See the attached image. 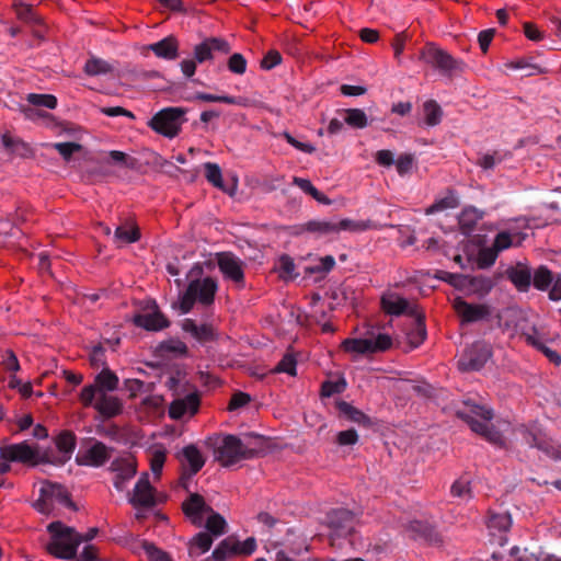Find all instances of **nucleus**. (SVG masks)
I'll return each mask as SVG.
<instances>
[{
  "mask_svg": "<svg viewBox=\"0 0 561 561\" xmlns=\"http://www.w3.org/2000/svg\"><path fill=\"white\" fill-rule=\"evenodd\" d=\"M346 382L344 380L325 381L321 387V394L323 397H331L335 393H341L345 390Z\"/></svg>",
  "mask_w": 561,
  "mask_h": 561,
  "instance_id": "58",
  "label": "nucleus"
},
{
  "mask_svg": "<svg viewBox=\"0 0 561 561\" xmlns=\"http://www.w3.org/2000/svg\"><path fill=\"white\" fill-rule=\"evenodd\" d=\"M457 415L470 426L472 432L494 445H503L502 434L491 423L494 415L490 408L466 401L463 409L457 411Z\"/></svg>",
  "mask_w": 561,
  "mask_h": 561,
  "instance_id": "4",
  "label": "nucleus"
},
{
  "mask_svg": "<svg viewBox=\"0 0 561 561\" xmlns=\"http://www.w3.org/2000/svg\"><path fill=\"white\" fill-rule=\"evenodd\" d=\"M218 267L227 279L242 284L244 278L243 263L231 253H221L218 256Z\"/></svg>",
  "mask_w": 561,
  "mask_h": 561,
  "instance_id": "22",
  "label": "nucleus"
},
{
  "mask_svg": "<svg viewBox=\"0 0 561 561\" xmlns=\"http://www.w3.org/2000/svg\"><path fill=\"white\" fill-rule=\"evenodd\" d=\"M397 172L402 176L412 170L413 157L409 153L401 154L394 162Z\"/></svg>",
  "mask_w": 561,
  "mask_h": 561,
  "instance_id": "59",
  "label": "nucleus"
},
{
  "mask_svg": "<svg viewBox=\"0 0 561 561\" xmlns=\"http://www.w3.org/2000/svg\"><path fill=\"white\" fill-rule=\"evenodd\" d=\"M511 525L512 519L507 513L491 514L488 519V527L491 530L506 531Z\"/></svg>",
  "mask_w": 561,
  "mask_h": 561,
  "instance_id": "46",
  "label": "nucleus"
},
{
  "mask_svg": "<svg viewBox=\"0 0 561 561\" xmlns=\"http://www.w3.org/2000/svg\"><path fill=\"white\" fill-rule=\"evenodd\" d=\"M180 459L184 468L183 478L195 476L206 461L201 450L193 444L183 447Z\"/></svg>",
  "mask_w": 561,
  "mask_h": 561,
  "instance_id": "23",
  "label": "nucleus"
},
{
  "mask_svg": "<svg viewBox=\"0 0 561 561\" xmlns=\"http://www.w3.org/2000/svg\"><path fill=\"white\" fill-rule=\"evenodd\" d=\"M282 61V56L276 50H270L261 61V67L265 70H270L275 66L279 65Z\"/></svg>",
  "mask_w": 561,
  "mask_h": 561,
  "instance_id": "63",
  "label": "nucleus"
},
{
  "mask_svg": "<svg viewBox=\"0 0 561 561\" xmlns=\"http://www.w3.org/2000/svg\"><path fill=\"white\" fill-rule=\"evenodd\" d=\"M161 350L167 353H173L175 355H186L187 346L184 342L180 340H168L161 344Z\"/></svg>",
  "mask_w": 561,
  "mask_h": 561,
  "instance_id": "57",
  "label": "nucleus"
},
{
  "mask_svg": "<svg viewBox=\"0 0 561 561\" xmlns=\"http://www.w3.org/2000/svg\"><path fill=\"white\" fill-rule=\"evenodd\" d=\"M306 229L319 236H335L337 234L336 219L311 220L307 222Z\"/></svg>",
  "mask_w": 561,
  "mask_h": 561,
  "instance_id": "34",
  "label": "nucleus"
},
{
  "mask_svg": "<svg viewBox=\"0 0 561 561\" xmlns=\"http://www.w3.org/2000/svg\"><path fill=\"white\" fill-rule=\"evenodd\" d=\"M450 494L461 501H469L472 497L470 482L467 479H457L450 486Z\"/></svg>",
  "mask_w": 561,
  "mask_h": 561,
  "instance_id": "44",
  "label": "nucleus"
},
{
  "mask_svg": "<svg viewBox=\"0 0 561 561\" xmlns=\"http://www.w3.org/2000/svg\"><path fill=\"white\" fill-rule=\"evenodd\" d=\"M148 48L159 58L173 60L178 57L179 44L173 36H168L157 43L150 44Z\"/></svg>",
  "mask_w": 561,
  "mask_h": 561,
  "instance_id": "29",
  "label": "nucleus"
},
{
  "mask_svg": "<svg viewBox=\"0 0 561 561\" xmlns=\"http://www.w3.org/2000/svg\"><path fill=\"white\" fill-rule=\"evenodd\" d=\"M13 7L20 20L30 23L38 22V18L36 16L32 5L15 1Z\"/></svg>",
  "mask_w": 561,
  "mask_h": 561,
  "instance_id": "52",
  "label": "nucleus"
},
{
  "mask_svg": "<svg viewBox=\"0 0 561 561\" xmlns=\"http://www.w3.org/2000/svg\"><path fill=\"white\" fill-rule=\"evenodd\" d=\"M213 545V537L208 533L197 534L190 543V554L201 556L207 552Z\"/></svg>",
  "mask_w": 561,
  "mask_h": 561,
  "instance_id": "38",
  "label": "nucleus"
},
{
  "mask_svg": "<svg viewBox=\"0 0 561 561\" xmlns=\"http://www.w3.org/2000/svg\"><path fill=\"white\" fill-rule=\"evenodd\" d=\"M453 305L463 323L477 322L490 316V309L485 305L468 304L461 298H456Z\"/></svg>",
  "mask_w": 561,
  "mask_h": 561,
  "instance_id": "19",
  "label": "nucleus"
},
{
  "mask_svg": "<svg viewBox=\"0 0 561 561\" xmlns=\"http://www.w3.org/2000/svg\"><path fill=\"white\" fill-rule=\"evenodd\" d=\"M117 386V376L108 368H103L93 383L82 388L80 400L83 405L93 407L103 417H114L123 411L122 400L111 393Z\"/></svg>",
  "mask_w": 561,
  "mask_h": 561,
  "instance_id": "1",
  "label": "nucleus"
},
{
  "mask_svg": "<svg viewBox=\"0 0 561 561\" xmlns=\"http://www.w3.org/2000/svg\"><path fill=\"white\" fill-rule=\"evenodd\" d=\"M112 455V448L94 438H88L81 446L76 456V461L80 466L101 467L107 462Z\"/></svg>",
  "mask_w": 561,
  "mask_h": 561,
  "instance_id": "12",
  "label": "nucleus"
},
{
  "mask_svg": "<svg viewBox=\"0 0 561 561\" xmlns=\"http://www.w3.org/2000/svg\"><path fill=\"white\" fill-rule=\"evenodd\" d=\"M56 448L59 455L50 458L47 454L45 455V462L53 465H64L68 461L76 447V436L71 432H62L56 438Z\"/></svg>",
  "mask_w": 561,
  "mask_h": 561,
  "instance_id": "24",
  "label": "nucleus"
},
{
  "mask_svg": "<svg viewBox=\"0 0 561 561\" xmlns=\"http://www.w3.org/2000/svg\"><path fill=\"white\" fill-rule=\"evenodd\" d=\"M204 169L207 181L215 187L222 188L224 182L220 167L217 163L206 162Z\"/></svg>",
  "mask_w": 561,
  "mask_h": 561,
  "instance_id": "47",
  "label": "nucleus"
},
{
  "mask_svg": "<svg viewBox=\"0 0 561 561\" xmlns=\"http://www.w3.org/2000/svg\"><path fill=\"white\" fill-rule=\"evenodd\" d=\"M358 440V435L355 430H346L337 433L336 443L340 446L355 445Z\"/></svg>",
  "mask_w": 561,
  "mask_h": 561,
  "instance_id": "61",
  "label": "nucleus"
},
{
  "mask_svg": "<svg viewBox=\"0 0 561 561\" xmlns=\"http://www.w3.org/2000/svg\"><path fill=\"white\" fill-rule=\"evenodd\" d=\"M381 305L387 313L393 316L405 314L408 318L419 310L417 305L412 304L393 293L383 295L381 298Z\"/></svg>",
  "mask_w": 561,
  "mask_h": 561,
  "instance_id": "21",
  "label": "nucleus"
},
{
  "mask_svg": "<svg viewBox=\"0 0 561 561\" xmlns=\"http://www.w3.org/2000/svg\"><path fill=\"white\" fill-rule=\"evenodd\" d=\"M345 123L355 128H364L367 126V116L363 110L351 108L346 111Z\"/></svg>",
  "mask_w": 561,
  "mask_h": 561,
  "instance_id": "48",
  "label": "nucleus"
},
{
  "mask_svg": "<svg viewBox=\"0 0 561 561\" xmlns=\"http://www.w3.org/2000/svg\"><path fill=\"white\" fill-rule=\"evenodd\" d=\"M328 518L336 536H347L354 529L355 518L348 510H335L329 514Z\"/></svg>",
  "mask_w": 561,
  "mask_h": 561,
  "instance_id": "26",
  "label": "nucleus"
},
{
  "mask_svg": "<svg viewBox=\"0 0 561 561\" xmlns=\"http://www.w3.org/2000/svg\"><path fill=\"white\" fill-rule=\"evenodd\" d=\"M0 458L30 465L45 462V455L39 453L37 446H31L26 442L0 447Z\"/></svg>",
  "mask_w": 561,
  "mask_h": 561,
  "instance_id": "15",
  "label": "nucleus"
},
{
  "mask_svg": "<svg viewBox=\"0 0 561 561\" xmlns=\"http://www.w3.org/2000/svg\"><path fill=\"white\" fill-rule=\"evenodd\" d=\"M111 469L114 472V486L118 491H123L126 483L136 474V466L130 458L116 459L111 463Z\"/></svg>",
  "mask_w": 561,
  "mask_h": 561,
  "instance_id": "25",
  "label": "nucleus"
},
{
  "mask_svg": "<svg viewBox=\"0 0 561 561\" xmlns=\"http://www.w3.org/2000/svg\"><path fill=\"white\" fill-rule=\"evenodd\" d=\"M375 160L379 165L387 168L393 165L396 162L393 152L386 149L377 151Z\"/></svg>",
  "mask_w": 561,
  "mask_h": 561,
  "instance_id": "64",
  "label": "nucleus"
},
{
  "mask_svg": "<svg viewBox=\"0 0 561 561\" xmlns=\"http://www.w3.org/2000/svg\"><path fill=\"white\" fill-rule=\"evenodd\" d=\"M184 115L185 111L181 107H165L154 114L148 125L156 133L174 138L185 122Z\"/></svg>",
  "mask_w": 561,
  "mask_h": 561,
  "instance_id": "11",
  "label": "nucleus"
},
{
  "mask_svg": "<svg viewBox=\"0 0 561 561\" xmlns=\"http://www.w3.org/2000/svg\"><path fill=\"white\" fill-rule=\"evenodd\" d=\"M228 69L236 75H243L247 71V59L242 54H232L228 59Z\"/></svg>",
  "mask_w": 561,
  "mask_h": 561,
  "instance_id": "56",
  "label": "nucleus"
},
{
  "mask_svg": "<svg viewBox=\"0 0 561 561\" xmlns=\"http://www.w3.org/2000/svg\"><path fill=\"white\" fill-rule=\"evenodd\" d=\"M142 549L149 561H174L168 552L156 547L153 543L145 541Z\"/></svg>",
  "mask_w": 561,
  "mask_h": 561,
  "instance_id": "50",
  "label": "nucleus"
},
{
  "mask_svg": "<svg viewBox=\"0 0 561 561\" xmlns=\"http://www.w3.org/2000/svg\"><path fill=\"white\" fill-rule=\"evenodd\" d=\"M274 373H285L289 376L297 374V360L291 354H286L273 369Z\"/></svg>",
  "mask_w": 561,
  "mask_h": 561,
  "instance_id": "51",
  "label": "nucleus"
},
{
  "mask_svg": "<svg viewBox=\"0 0 561 561\" xmlns=\"http://www.w3.org/2000/svg\"><path fill=\"white\" fill-rule=\"evenodd\" d=\"M201 400L196 392L175 398L169 407V416L172 420H185L194 416L199 408Z\"/></svg>",
  "mask_w": 561,
  "mask_h": 561,
  "instance_id": "16",
  "label": "nucleus"
},
{
  "mask_svg": "<svg viewBox=\"0 0 561 561\" xmlns=\"http://www.w3.org/2000/svg\"><path fill=\"white\" fill-rule=\"evenodd\" d=\"M139 238H140L139 229L131 221H127L124 225L116 227L115 232H114V242L118 247L134 243V242L138 241Z\"/></svg>",
  "mask_w": 561,
  "mask_h": 561,
  "instance_id": "30",
  "label": "nucleus"
},
{
  "mask_svg": "<svg viewBox=\"0 0 561 561\" xmlns=\"http://www.w3.org/2000/svg\"><path fill=\"white\" fill-rule=\"evenodd\" d=\"M146 383L139 379H127L125 381V388L129 393L130 398L137 397L139 393L146 391Z\"/></svg>",
  "mask_w": 561,
  "mask_h": 561,
  "instance_id": "62",
  "label": "nucleus"
},
{
  "mask_svg": "<svg viewBox=\"0 0 561 561\" xmlns=\"http://www.w3.org/2000/svg\"><path fill=\"white\" fill-rule=\"evenodd\" d=\"M533 282L537 289L546 290L552 286L554 279L550 270L546 266H540L535 271Z\"/></svg>",
  "mask_w": 561,
  "mask_h": 561,
  "instance_id": "43",
  "label": "nucleus"
},
{
  "mask_svg": "<svg viewBox=\"0 0 561 561\" xmlns=\"http://www.w3.org/2000/svg\"><path fill=\"white\" fill-rule=\"evenodd\" d=\"M419 59L448 78L459 76L467 67L465 61L453 57L433 43H427L420 49Z\"/></svg>",
  "mask_w": 561,
  "mask_h": 561,
  "instance_id": "7",
  "label": "nucleus"
},
{
  "mask_svg": "<svg viewBox=\"0 0 561 561\" xmlns=\"http://www.w3.org/2000/svg\"><path fill=\"white\" fill-rule=\"evenodd\" d=\"M195 100L203 101V102H219V103H227V104H233L242 107H249L254 104L252 100L245 96H230V95H215L210 93L205 92H198L194 96Z\"/></svg>",
  "mask_w": 561,
  "mask_h": 561,
  "instance_id": "31",
  "label": "nucleus"
},
{
  "mask_svg": "<svg viewBox=\"0 0 561 561\" xmlns=\"http://www.w3.org/2000/svg\"><path fill=\"white\" fill-rule=\"evenodd\" d=\"M336 226H337V234L341 231H348V232H363L373 227V224L370 220H353L350 218H343V219H336Z\"/></svg>",
  "mask_w": 561,
  "mask_h": 561,
  "instance_id": "37",
  "label": "nucleus"
},
{
  "mask_svg": "<svg viewBox=\"0 0 561 561\" xmlns=\"http://www.w3.org/2000/svg\"><path fill=\"white\" fill-rule=\"evenodd\" d=\"M410 329L407 331V341L410 345V348L419 347L426 337V328L424 324V314L419 309L415 313H413L410 318Z\"/></svg>",
  "mask_w": 561,
  "mask_h": 561,
  "instance_id": "27",
  "label": "nucleus"
},
{
  "mask_svg": "<svg viewBox=\"0 0 561 561\" xmlns=\"http://www.w3.org/2000/svg\"><path fill=\"white\" fill-rule=\"evenodd\" d=\"M491 346L478 341L467 347L458 360V368L461 371L480 370L491 358Z\"/></svg>",
  "mask_w": 561,
  "mask_h": 561,
  "instance_id": "14",
  "label": "nucleus"
},
{
  "mask_svg": "<svg viewBox=\"0 0 561 561\" xmlns=\"http://www.w3.org/2000/svg\"><path fill=\"white\" fill-rule=\"evenodd\" d=\"M342 346L344 351L356 355L375 354L388 351L392 346V337L370 330L364 337L344 340Z\"/></svg>",
  "mask_w": 561,
  "mask_h": 561,
  "instance_id": "9",
  "label": "nucleus"
},
{
  "mask_svg": "<svg viewBox=\"0 0 561 561\" xmlns=\"http://www.w3.org/2000/svg\"><path fill=\"white\" fill-rule=\"evenodd\" d=\"M283 137L286 141L299 151L305 153H312L316 151V147L309 142H302L294 138L289 133L285 131Z\"/></svg>",
  "mask_w": 561,
  "mask_h": 561,
  "instance_id": "60",
  "label": "nucleus"
},
{
  "mask_svg": "<svg viewBox=\"0 0 561 561\" xmlns=\"http://www.w3.org/2000/svg\"><path fill=\"white\" fill-rule=\"evenodd\" d=\"M217 291V283L211 277L190 282L185 293L181 296L179 308L181 313H188L195 302L210 305Z\"/></svg>",
  "mask_w": 561,
  "mask_h": 561,
  "instance_id": "8",
  "label": "nucleus"
},
{
  "mask_svg": "<svg viewBox=\"0 0 561 561\" xmlns=\"http://www.w3.org/2000/svg\"><path fill=\"white\" fill-rule=\"evenodd\" d=\"M277 270L279 276L284 279H291L295 276V263L287 255H284L279 259Z\"/></svg>",
  "mask_w": 561,
  "mask_h": 561,
  "instance_id": "54",
  "label": "nucleus"
},
{
  "mask_svg": "<svg viewBox=\"0 0 561 561\" xmlns=\"http://www.w3.org/2000/svg\"><path fill=\"white\" fill-rule=\"evenodd\" d=\"M47 530L51 535L50 542L47 545L48 552L59 559H73L78 547L83 542L82 535L60 522L50 523Z\"/></svg>",
  "mask_w": 561,
  "mask_h": 561,
  "instance_id": "6",
  "label": "nucleus"
},
{
  "mask_svg": "<svg viewBox=\"0 0 561 561\" xmlns=\"http://www.w3.org/2000/svg\"><path fill=\"white\" fill-rule=\"evenodd\" d=\"M26 100L31 105L42 106L50 110L55 108L57 105V99L51 94L30 93Z\"/></svg>",
  "mask_w": 561,
  "mask_h": 561,
  "instance_id": "49",
  "label": "nucleus"
},
{
  "mask_svg": "<svg viewBox=\"0 0 561 561\" xmlns=\"http://www.w3.org/2000/svg\"><path fill=\"white\" fill-rule=\"evenodd\" d=\"M293 183L298 186L301 191H304L306 194H309L312 196L318 203L323 205H330L331 199L321 193L317 187L313 186V184L308 179H302L295 176L293 179Z\"/></svg>",
  "mask_w": 561,
  "mask_h": 561,
  "instance_id": "35",
  "label": "nucleus"
},
{
  "mask_svg": "<svg viewBox=\"0 0 561 561\" xmlns=\"http://www.w3.org/2000/svg\"><path fill=\"white\" fill-rule=\"evenodd\" d=\"M337 409L341 413H343L352 422L358 423L364 426L371 425V421H370L369 416H367L364 412L354 408L352 404H350L345 401L339 402Z\"/></svg>",
  "mask_w": 561,
  "mask_h": 561,
  "instance_id": "33",
  "label": "nucleus"
},
{
  "mask_svg": "<svg viewBox=\"0 0 561 561\" xmlns=\"http://www.w3.org/2000/svg\"><path fill=\"white\" fill-rule=\"evenodd\" d=\"M525 439H526L527 444H529V446L537 447L538 449H541L546 455H548L551 458H560L561 457V453L559 449H557L556 447H553L552 445H550L549 443H547L545 440L538 439L535 435H533L530 433H528L525 436Z\"/></svg>",
  "mask_w": 561,
  "mask_h": 561,
  "instance_id": "45",
  "label": "nucleus"
},
{
  "mask_svg": "<svg viewBox=\"0 0 561 561\" xmlns=\"http://www.w3.org/2000/svg\"><path fill=\"white\" fill-rule=\"evenodd\" d=\"M84 73L90 77L105 76L113 71V67L101 58L91 57L85 61Z\"/></svg>",
  "mask_w": 561,
  "mask_h": 561,
  "instance_id": "36",
  "label": "nucleus"
},
{
  "mask_svg": "<svg viewBox=\"0 0 561 561\" xmlns=\"http://www.w3.org/2000/svg\"><path fill=\"white\" fill-rule=\"evenodd\" d=\"M423 113L425 124L427 126H436L442 122L443 110L434 100H428L423 104Z\"/></svg>",
  "mask_w": 561,
  "mask_h": 561,
  "instance_id": "39",
  "label": "nucleus"
},
{
  "mask_svg": "<svg viewBox=\"0 0 561 561\" xmlns=\"http://www.w3.org/2000/svg\"><path fill=\"white\" fill-rule=\"evenodd\" d=\"M58 505L72 506L68 491L61 484L43 482L39 488V497L33 504L34 508L41 514L50 515Z\"/></svg>",
  "mask_w": 561,
  "mask_h": 561,
  "instance_id": "10",
  "label": "nucleus"
},
{
  "mask_svg": "<svg viewBox=\"0 0 561 561\" xmlns=\"http://www.w3.org/2000/svg\"><path fill=\"white\" fill-rule=\"evenodd\" d=\"M204 445L213 451L214 459L222 467H231L253 456V451L232 434H214L205 438Z\"/></svg>",
  "mask_w": 561,
  "mask_h": 561,
  "instance_id": "2",
  "label": "nucleus"
},
{
  "mask_svg": "<svg viewBox=\"0 0 561 561\" xmlns=\"http://www.w3.org/2000/svg\"><path fill=\"white\" fill-rule=\"evenodd\" d=\"M167 458V450L162 446H154L150 449L149 462L153 476L158 479L162 472Z\"/></svg>",
  "mask_w": 561,
  "mask_h": 561,
  "instance_id": "41",
  "label": "nucleus"
},
{
  "mask_svg": "<svg viewBox=\"0 0 561 561\" xmlns=\"http://www.w3.org/2000/svg\"><path fill=\"white\" fill-rule=\"evenodd\" d=\"M163 398L159 394H148L140 402V409L148 415H158L163 412Z\"/></svg>",
  "mask_w": 561,
  "mask_h": 561,
  "instance_id": "42",
  "label": "nucleus"
},
{
  "mask_svg": "<svg viewBox=\"0 0 561 561\" xmlns=\"http://www.w3.org/2000/svg\"><path fill=\"white\" fill-rule=\"evenodd\" d=\"M502 160H503V158L499 152H496V151L491 152V153L488 152V153H483L479 157L477 164L481 169L489 171V170H493L496 164L502 162Z\"/></svg>",
  "mask_w": 561,
  "mask_h": 561,
  "instance_id": "53",
  "label": "nucleus"
},
{
  "mask_svg": "<svg viewBox=\"0 0 561 561\" xmlns=\"http://www.w3.org/2000/svg\"><path fill=\"white\" fill-rule=\"evenodd\" d=\"M51 146L66 161H69L73 153L79 152L82 149L81 145L77 142H56Z\"/></svg>",
  "mask_w": 561,
  "mask_h": 561,
  "instance_id": "55",
  "label": "nucleus"
},
{
  "mask_svg": "<svg viewBox=\"0 0 561 561\" xmlns=\"http://www.w3.org/2000/svg\"><path fill=\"white\" fill-rule=\"evenodd\" d=\"M183 511L186 517L196 526L205 525L206 529L213 536H220L225 533V518L215 513L213 508L206 504L203 496L193 493L183 502Z\"/></svg>",
  "mask_w": 561,
  "mask_h": 561,
  "instance_id": "5",
  "label": "nucleus"
},
{
  "mask_svg": "<svg viewBox=\"0 0 561 561\" xmlns=\"http://www.w3.org/2000/svg\"><path fill=\"white\" fill-rule=\"evenodd\" d=\"M458 197L453 191H448L447 194L438 199H436L427 209L426 214H435L438 211H443L446 209H453L458 206Z\"/></svg>",
  "mask_w": 561,
  "mask_h": 561,
  "instance_id": "40",
  "label": "nucleus"
},
{
  "mask_svg": "<svg viewBox=\"0 0 561 561\" xmlns=\"http://www.w3.org/2000/svg\"><path fill=\"white\" fill-rule=\"evenodd\" d=\"M182 330L202 344L214 341L217 337L216 330L211 324H197L192 319L183 320Z\"/></svg>",
  "mask_w": 561,
  "mask_h": 561,
  "instance_id": "28",
  "label": "nucleus"
},
{
  "mask_svg": "<svg viewBox=\"0 0 561 561\" xmlns=\"http://www.w3.org/2000/svg\"><path fill=\"white\" fill-rule=\"evenodd\" d=\"M255 549L256 542L252 537L247 538L244 541L228 537L215 548L210 558L216 561H226L237 556H250Z\"/></svg>",
  "mask_w": 561,
  "mask_h": 561,
  "instance_id": "13",
  "label": "nucleus"
},
{
  "mask_svg": "<svg viewBox=\"0 0 561 561\" xmlns=\"http://www.w3.org/2000/svg\"><path fill=\"white\" fill-rule=\"evenodd\" d=\"M528 228V222L524 218H517L510 221L508 227L500 231L494 239L492 247L483 248L479 252V263L483 267L494 264L500 252L512 247H518L526 239L524 231Z\"/></svg>",
  "mask_w": 561,
  "mask_h": 561,
  "instance_id": "3",
  "label": "nucleus"
},
{
  "mask_svg": "<svg viewBox=\"0 0 561 561\" xmlns=\"http://www.w3.org/2000/svg\"><path fill=\"white\" fill-rule=\"evenodd\" d=\"M508 279L520 291H527L531 284V273L526 266H515L507 270Z\"/></svg>",
  "mask_w": 561,
  "mask_h": 561,
  "instance_id": "32",
  "label": "nucleus"
},
{
  "mask_svg": "<svg viewBox=\"0 0 561 561\" xmlns=\"http://www.w3.org/2000/svg\"><path fill=\"white\" fill-rule=\"evenodd\" d=\"M129 502L135 507H151L156 504L154 489L149 482L148 473H144L137 481Z\"/></svg>",
  "mask_w": 561,
  "mask_h": 561,
  "instance_id": "20",
  "label": "nucleus"
},
{
  "mask_svg": "<svg viewBox=\"0 0 561 561\" xmlns=\"http://www.w3.org/2000/svg\"><path fill=\"white\" fill-rule=\"evenodd\" d=\"M229 43L220 37H208L202 43L195 45L193 53L194 58L197 62L203 64L205 61L213 60L216 53L227 55L230 53Z\"/></svg>",
  "mask_w": 561,
  "mask_h": 561,
  "instance_id": "17",
  "label": "nucleus"
},
{
  "mask_svg": "<svg viewBox=\"0 0 561 561\" xmlns=\"http://www.w3.org/2000/svg\"><path fill=\"white\" fill-rule=\"evenodd\" d=\"M134 323L148 331H160L170 324L154 302L145 312L136 314Z\"/></svg>",
  "mask_w": 561,
  "mask_h": 561,
  "instance_id": "18",
  "label": "nucleus"
}]
</instances>
